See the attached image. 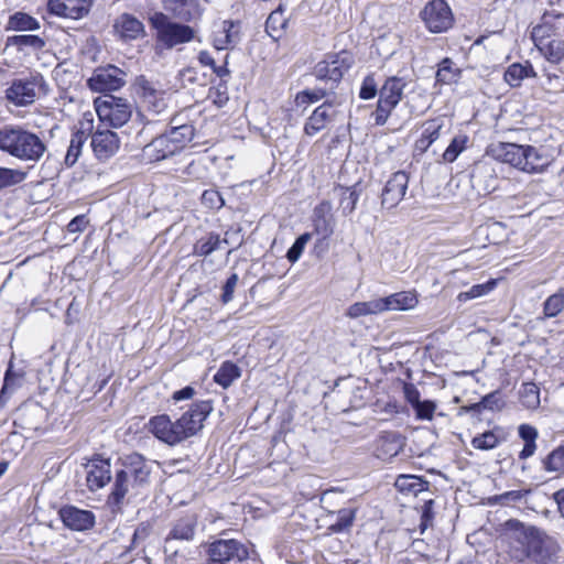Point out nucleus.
Segmentation results:
<instances>
[{
    "label": "nucleus",
    "instance_id": "obj_12",
    "mask_svg": "<svg viewBox=\"0 0 564 564\" xmlns=\"http://www.w3.org/2000/svg\"><path fill=\"white\" fill-rule=\"evenodd\" d=\"M349 67L350 62L345 53L330 54L316 64L314 74L317 79L338 83Z\"/></svg>",
    "mask_w": 564,
    "mask_h": 564
},
{
    "label": "nucleus",
    "instance_id": "obj_27",
    "mask_svg": "<svg viewBox=\"0 0 564 564\" xmlns=\"http://www.w3.org/2000/svg\"><path fill=\"white\" fill-rule=\"evenodd\" d=\"M406 86V82L402 77L391 76L387 78L379 91V98L384 101L388 106L397 105L400 102L403 96V90Z\"/></svg>",
    "mask_w": 564,
    "mask_h": 564
},
{
    "label": "nucleus",
    "instance_id": "obj_20",
    "mask_svg": "<svg viewBox=\"0 0 564 564\" xmlns=\"http://www.w3.org/2000/svg\"><path fill=\"white\" fill-rule=\"evenodd\" d=\"M522 172L543 173L554 161V155L544 147L524 145Z\"/></svg>",
    "mask_w": 564,
    "mask_h": 564
},
{
    "label": "nucleus",
    "instance_id": "obj_36",
    "mask_svg": "<svg viewBox=\"0 0 564 564\" xmlns=\"http://www.w3.org/2000/svg\"><path fill=\"white\" fill-rule=\"evenodd\" d=\"M169 139L173 142L176 150L180 152L186 143L191 142L194 138V127L192 124H180L172 127L165 132Z\"/></svg>",
    "mask_w": 564,
    "mask_h": 564
},
{
    "label": "nucleus",
    "instance_id": "obj_46",
    "mask_svg": "<svg viewBox=\"0 0 564 564\" xmlns=\"http://www.w3.org/2000/svg\"><path fill=\"white\" fill-rule=\"evenodd\" d=\"M28 173L20 169L0 167V189L22 183Z\"/></svg>",
    "mask_w": 564,
    "mask_h": 564
},
{
    "label": "nucleus",
    "instance_id": "obj_15",
    "mask_svg": "<svg viewBox=\"0 0 564 564\" xmlns=\"http://www.w3.org/2000/svg\"><path fill=\"white\" fill-rule=\"evenodd\" d=\"M409 176L403 171L395 172L387 182L382 195L381 204L384 208L395 207L404 197L408 189Z\"/></svg>",
    "mask_w": 564,
    "mask_h": 564
},
{
    "label": "nucleus",
    "instance_id": "obj_18",
    "mask_svg": "<svg viewBox=\"0 0 564 564\" xmlns=\"http://www.w3.org/2000/svg\"><path fill=\"white\" fill-rule=\"evenodd\" d=\"M59 517L64 525L73 531H87L95 525V514L89 510L74 506H65L59 510Z\"/></svg>",
    "mask_w": 564,
    "mask_h": 564
},
{
    "label": "nucleus",
    "instance_id": "obj_11",
    "mask_svg": "<svg viewBox=\"0 0 564 564\" xmlns=\"http://www.w3.org/2000/svg\"><path fill=\"white\" fill-rule=\"evenodd\" d=\"M127 74L115 65H107L95 69L88 79V86L94 91L105 93L118 90L126 84Z\"/></svg>",
    "mask_w": 564,
    "mask_h": 564
},
{
    "label": "nucleus",
    "instance_id": "obj_33",
    "mask_svg": "<svg viewBox=\"0 0 564 564\" xmlns=\"http://www.w3.org/2000/svg\"><path fill=\"white\" fill-rule=\"evenodd\" d=\"M519 400L521 404L528 410H535L539 408L540 388L534 382H523L519 389Z\"/></svg>",
    "mask_w": 564,
    "mask_h": 564
},
{
    "label": "nucleus",
    "instance_id": "obj_48",
    "mask_svg": "<svg viewBox=\"0 0 564 564\" xmlns=\"http://www.w3.org/2000/svg\"><path fill=\"white\" fill-rule=\"evenodd\" d=\"M468 142V137L466 134H457L454 137L443 153V159L445 162L452 163L454 162L458 155L465 150L466 143Z\"/></svg>",
    "mask_w": 564,
    "mask_h": 564
},
{
    "label": "nucleus",
    "instance_id": "obj_62",
    "mask_svg": "<svg viewBox=\"0 0 564 564\" xmlns=\"http://www.w3.org/2000/svg\"><path fill=\"white\" fill-rule=\"evenodd\" d=\"M549 26L546 25H536L532 29L531 37L534 42V45L539 50L543 44L547 43L549 40L546 37L549 36Z\"/></svg>",
    "mask_w": 564,
    "mask_h": 564
},
{
    "label": "nucleus",
    "instance_id": "obj_16",
    "mask_svg": "<svg viewBox=\"0 0 564 564\" xmlns=\"http://www.w3.org/2000/svg\"><path fill=\"white\" fill-rule=\"evenodd\" d=\"M90 144L96 158L106 161L118 152L120 141L116 132L97 129L91 135Z\"/></svg>",
    "mask_w": 564,
    "mask_h": 564
},
{
    "label": "nucleus",
    "instance_id": "obj_55",
    "mask_svg": "<svg viewBox=\"0 0 564 564\" xmlns=\"http://www.w3.org/2000/svg\"><path fill=\"white\" fill-rule=\"evenodd\" d=\"M202 204L212 209H219L225 202L219 192L215 189H206L202 194Z\"/></svg>",
    "mask_w": 564,
    "mask_h": 564
},
{
    "label": "nucleus",
    "instance_id": "obj_43",
    "mask_svg": "<svg viewBox=\"0 0 564 564\" xmlns=\"http://www.w3.org/2000/svg\"><path fill=\"white\" fill-rule=\"evenodd\" d=\"M539 52L552 64H558L564 59V42L550 40L539 48Z\"/></svg>",
    "mask_w": 564,
    "mask_h": 564
},
{
    "label": "nucleus",
    "instance_id": "obj_2",
    "mask_svg": "<svg viewBox=\"0 0 564 564\" xmlns=\"http://www.w3.org/2000/svg\"><path fill=\"white\" fill-rule=\"evenodd\" d=\"M122 468L116 473L112 491L108 500L119 506L126 496L141 495L150 486L151 465L138 453L121 459Z\"/></svg>",
    "mask_w": 564,
    "mask_h": 564
},
{
    "label": "nucleus",
    "instance_id": "obj_64",
    "mask_svg": "<svg viewBox=\"0 0 564 564\" xmlns=\"http://www.w3.org/2000/svg\"><path fill=\"white\" fill-rule=\"evenodd\" d=\"M88 219L85 215H79L73 218L67 225V231L72 234L82 232L88 225Z\"/></svg>",
    "mask_w": 564,
    "mask_h": 564
},
{
    "label": "nucleus",
    "instance_id": "obj_41",
    "mask_svg": "<svg viewBox=\"0 0 564 564\" xmlns=\"http://www.w3.org/2000/svg\"><path fill=\"white\" fill-rule=\"evenodd\" d=\"M223 242H227V240H221L219 235L217 234H209L206 237L200 238L195 245H194V254L199 257H207L212 252L218 250L220 248V245Z\"/></svg>",
    "mask_w": 564,
    "mask_h": 564
},
{
    "label": "nucleus",
    "instance_id": "obj_45",
    "mask_svg": "<svg viewBox=\"0 0 564 564\" xmlns=\"http://www.w3.org/2000/svg\"><path fill=\"white\" fill-rule=\"evenodd\" d=\"M543 468L547 473H564V445L553 449L542 462Z\"/></svg>",
    "mask_w": 564,
    "mask_h": 564
},
{
    "label": "nucleus",
    "instance_id": "obj_22",
    "mask_svg": "<svg viewBox=\"0 0 564 564\" xmlns=\"http://www.w3.org/2000/svg\"><path fill=\"white\" fill-rule=\"evenodd\" d=\"M524 151V145L499 142L490 145L488 154L499 162L522 171Z\"/></svg>",
    "mask_w": 564,
    "mask_h": 564
},
{
    "label": "nucleus",
    "instance_id": "obj_4",
    "mask_svg": "<svg viewBox=\"0 0 564 564\" xmlns=\"http://www.w3.org/2000/svg\"><path fill=\"white\" fill-rule=\"evenodd\" d=\"M151 23L156 31V45L165 50L188 43L195 37L193 28L171 21L164 13H156Z\"/></svg>",
    "mask_w": 564,
    "mask_h": 564
},
{
    "label": "nucleus",
    "instance_id": "obj_19",
    "mask_svg": "<svg viewBox=\"0 0 564 564\" xmlns=\"http://www.w3.org/2000/svg\"><path fill=\"white\" fill-rule=\"evenodd\" d=\"M197 525V517L195 514H186L180 519H177L165 539L164 552L171 554H176V551L172 547V542L174 540L180 541H191L195 535V530Z\"/></svg>",
    "mask_w": 564,
    "mask_h": 564
},
{
    "label": "nucleus",
    "instance_id": "obj_14",
    "mask_svg": "<svg viewBox=\"0 0 564 564\" xmlns=\"http://www.w3.org/2000/svg\"><path fill=\"white\" fill-rule=\"evenodd\" d=\"M93 1L94 0H48L47 10L54 15L77 20L88 14Z\"/></svg>",
    "mask_w": 564,
    "mask_h": 564
},
{
    "label": "nucleus",
    "instance_id": "obj_8",
    "mask_svg": "<svg viewBox=\"0 0 564 564\" xmlns=\"http://www.w3.org/2000/svg\"><path fill=\"white\" fill-rule=\"evenodd\" d=\"M44 85L42 76L13 79L6 90V98L14 106L23 107L34 102L37 90Z\"/></svg>",
    "mask_w": 564,
    "mask_h": 564
},
{
    "label": "nucleus",
    "instance_id": "obj_44",
    "mask_svg": "<svg viewBox=\"0 0 564 564\" xmlns=\"http://www.w3.org/2000/svg\"><path fill=\"white\" fill-rule=\"evenodd\" d=\"M400 449L401 442L397 436H383L379 440L377 456L382 459L391 458L397 456Z\"/></svg>",
    "mask_w": 564,
    "mask_h": 564
},
{
    "label": "nucleus",
    "instance_id": "obj_53",
    "mask_svg": "<svg viewBox=\"0 0 564 564\" xmlns=\"http://www.w3.org/2000/svg\"><path fill=\"white\" fill-rule=\"evenodd\" d=\"M311 239L312 234L310 232H304L297 237L292 247L286 252L288 260L292 263L296 262L301 258L305 246L310 242Z\"/></svg>",
    "mask_w": 564,
    "mask_h": 564
},
{
    "label": "nucleus",
    "instance_id": "obj_35",
    "mask_svg": "<svg viewBox=\"0 0 564 564\" xmlns=\"http://www.w3.org/2000/svg\"><path fill=\"white\" fill-rule=\"evenodd\" d=\"M288 24V19L284 15V8L280 4L274 11L270 13L265 22V30L273 39H279Z\"/></svg>",
    "mask_w": 564,
    "mask_h": 564
},
{
    "label": "nucleus",
    "instance_id": "obj_31",
    "mask_svg": "<svg viewBox=\"0 0 564 564\" xmlns=\"http://www.w3.org/2000/svg\"><path fill=\"white\" fill-rule=\"evenodd\" d=\"M519 436L524 441V446L519 453L520 459L531 457L536 449L535 441L538 438V430L529 424H521L518 429Z\"/></svg>",
    "mask_w": 564,
    "mask_h": 564
},
{
    "label": "nucleus",
    "instance_id": "obj_40",
    "mask_svg": "<svg viewBox=\"0 0 564 564\" xmlns=\"http://www.w3.org/2000/svg\"><path fill=\"white\" fill-rule=\"evenodd\" d=\"M8 29L13 31H34L40 29V22L24 12H17L9 18Z\"/></svg>",
    "mask_w": 564,
    "mask_h": 564
},
{
    "label": "nucleus",
    "instance_id": "obj_38",
    "mask_svg": "<svg viewBox=\"0 0 564 564\" xmlns=\"http://www.w3.org/2000/svg\"><path fill=\"white\" fill-rule=\"evenodd\" d=\"M380 305L378 299H372L367 302H356L347 308L345 315L355 319L362 316L380 314Z\"/></svg>",
    "mask_w": 564,
    "mask_h": 564
},
{
    "label": "nucleus",
    "instance_id": "obj_25",
    "mask_svg": "<svg viewBox=\"0 0 564 564\" xmlns=\"http://www.w3.org/2000/svg\"><path fill=\"white\" fill-rule=\"evenodd\" d=\"M163 4L173 17L186 22L200 15L198 0H163Z\"/></svg>",
    "mask_w": 564,
    "mask_h": 564
},
{
    "label": "nucleus",
    "instance_id": "obj_5",
    "mask_svg": "<svg viewBox=\"0 0 564 564\" xmlns=\"http://www.w3.org/2000/svg\"><path fill=\"white\" fill-rule=\"evenodd\" d=\"M527 556L535 564H554L560 552L557 541L544 531L531 527L525 532Z\"/></svg>",
    "mask_w": 564,
    "mask_h": 564
},
{
    "label": "nucleus",
    "instance_id": "obj_42",
    "mask_svg": "<svg viewBox=\"0 0 564 564\" xmlns=\"http://www.w3.org/2000/svg\"><path fill=\"white\" fill-rule=\"evenodd\" d=\"M564 310V290L550 295L543 303L542 319L556 317Z\"/></svg>",
    "mask_w": 564,
    "mask_h": 564
},
{
    "label": "nucleus",
    "instance_id": "obj_54",
    "mask_svg": "<svg viewBox=\"0 0 564 564\" xmlns=\"http://www.w3.org/2000/svg\"><path fill=\"white\" fill-rule=\"evenodd\" d=\"M443 128V121L441 119H433L424 123L422 135L427 140H431L433 144L440 137Z\"/></svg>",
    "mask_w": 564,
    "mask_h": 564
},
{
    "label": "nucleus",
    "instance_id": "obj_57",
    "mask_svg": "<svg viewBox=\"0 0 564 564\" xmlns=\"http://www.w3.org/2000/svg\"><path fill=\"white\" fill-rule=\"evenodd\" d=\"M416 414V417L420 420H432L433 414L436 409L435 402L431 400L420 401L415 408H413Z\"/></svg>",
    "mask_w": 564,
    "mask_h": 564
},
{
    "label": "nucleus",
    "instance_id": "obj_34",
    "mask_svg": "<svg viewBox=\"0 0 564 564\" xmlns=\"http://www.w3.org/2000/svg\"><path fill=\"white\" fill-rule=\"evenodd\" d=\"M240 376V368L236 364L231 361H225L221 364L218 371L215 373L214 381L217 384L221 386L224 389H227Z\"/></svg>",
    "mask_w": 564,
    "mask_h": 564
},
{
    "label": "nucleus",
    "instance_id": "obj_52",
    "mask_svg": "<svg viewBox=\"0 0 564 564\" xmlns=\"http://www.w3.org/2000/svg\"><path fill=\"white\" fill-rule=\"evenodd\" d=\"M359 199V193L356 188H346L340 196L339 206L343 215H350L355 209Z\"/></svg>",
    "mask_w": 564,
    "mask_h": 564
},
{
    "label": "nucleus",
    "instance_id": "obj_23",
    "mask_svg": "<svg viewBox=\"0 0 564 564\" xmlns=\"http://www.w3.org/2000/svg\"><path fill=\"white\" fill-rule=\"evenodd\" d=\"M332 208L330 202L323 200L313 210L314 232L321 236L322 239L329 238L334 232Z\"/></svg>",
    "mask_w": 564,
    "mask_h": 564
},
{
    "label": "nucleus",
    "instance_id": "obj_26",
    "mask_svg": "<svg viewBox=\"0 0 564 564\" xmlns=\"http://www.w3.org/2000/svg\"><path fill=\"white\" fill-rule=\"evenodd\" d=\"M379 304L381 313L387 311H406L415 307L417 299L414 293L410 291H402L393 293L386 297H380Z\"/></svg>",
    "mask_w": 564,
    "mask_h": 564
},
{
    "label": "nucleus",
    "instance_id": "obj_37",
    "mask_svg": "<svg viewBox=\"0 0 564 564\" xmlns=\"http://www.w3.org/2000/svg\"><path fill=\"white\" fill-rule=\"evenodd\" d=\"M87 140V135L85 131L77 130L72 134L69 145L65 155V164L66 166H73L82 154L83 147Z\"/></svg>",
    "mask_w": 564,
    "mask_h": 564
},
{
    "label": "nucleus",
    "instance_id": "obj_13",
    "mask_svg": "<svg viewBox=\"0 0 564 564\" xmlns=\"http://www.w3.org/2000/svg\"><path fill=\"white\" fill-rule=\"evenodd\" d=\"M84 467L86 471V486L90 491H97L110 482L111 464L109 458L96 455Z\"/></svg>",
    "mask_w": 564,
    "mask_h": 564
},
{
    "label": "nucleus",
    "instance_id": "obj_6",
    "mask_svg": "<svg viewBox=\"0 0 564 564\" xmlns=\"http://www.w3.org/2000/svg\"><path fill=\"white\" fill-rule=\"evenodd\" d=\"M208 564H241L249 557L248 549L237 540H217L207 550Z\"/></svg>",
    "mask_w": 564,
    "mask_h": 564
},
{
    "label": "nucleus",
    "instance_id": "obj_29",
    "mask_svg": "<svg viewBox=\"0 0 564 564\" xmlns=\"http://www.w3.org/2000/svg\"><path fill=\"white\" fill-rule=\"evenodd\" d=\"M8 45L17 47L19 52L24 54H31L42 51L46 42L39 35L23 34L8 37Z\"/></svg>",
    "mask_w": 564,
    "mask_h": 564
},
{
    "label": "nucleus",
    "instance_id": "obj_30",
    "mask_svg": "<svg viewBox=\"0 0 564 564\" xmlns=\"http://www.w3.org/2000/svg\"><path fill=\"white\" fill-rule=\"evenodd\" d=\"M535 75L536 74L531 64L527 63L525 65H522L514 63L505 72V80L511 87H518L524 78L535 77Z\"/></svg>",
    "mask_w": 564,
    "mask_h": 564
},
{
    "label": "nucleus",
    "instance_id": "obj_58",
    "mask_svg": "<svg viewBox=\"0 0 564 564\" xmlns=\"http://www.w3.org/2000/svg\"><path fill=\"white\" fill-rule=\"evenodd\" d=\"M394 108L395 107L393 105L388 106L387 104H384L383 100L379 98L377 109L372 113L375 118V123L377 126H383Z\"/></svg>",
    "mask_w": 564,
    "mask_h": 564
},
{
    "label": "nucleus",
    "instance_id": "obj_51",
    "mask_svg": "<svg viewBox=\"0 0 564 564\" xmlns=\"http://www.w3.org/2000/svg\"><path fill=\"white\" fill-rule=\"evenodd\" d=\"M503 406V395L500 391L497 390L485 395L479 403L473 405V409L479 410L482 408L490 411H500Z\"/></svg>",
    "mask_w": 564,
    "mask_h": 564
},
{
    "label": "nucleus",
    "instance_id": "obj_59",
    "mask_svg": "<svg viewBox=\"0 0 564 564\" xmlns=\"http://www.w3.org/2000/svg\"><path fill=\"white\" fill-rule=\"evenodd\" d=\"M208 97L213 100L215 105L218 107H223L229 100L227 86L225 84H219L216 87H212L209 89Z\"/></svg>",
    "mask_w": 564,
    "mask_h": 564
},
{
    "label": "nucleus",
    "instance_id": "obj_50",
    "mask_svg": "<svg viewBox=\"0 0 564 564\" xmlns=\"http://www.w3.org/2000/svg\"><path fill=\"white\" fill-rule=\"evenodd\" d=\"M496 286V281L491 280L482 284L473 285L468 291L460 292L457 295L459 302H467L474 299H478L491 292Z\"/></svg>",
    "mask_w": 564,
    "mask_h": 564
},
{
    "label": "nucleus",
    "instance_id": "obj_3",
    "mask_svg": "<svg viewBox=\"0 0 564 564\" xmlns=\"http://www.w3.org/2000/svg\"><path fill=\"white\" fill-rule=\"evenodd\" d=\"M0 151L23 162L37 163L47 152V145L37 133L11 124L0 129Z\"/></svg>",
    "mask_w": 564,
    "mask_h": 564
},
{
    "label": "nucleus",
    "instance_id": "obj_21",
    "mask_svg": "<svg viewBox=\"0 0 564 564\" xmlns=\"http://www.w3.org/2000/svg\"><path fill=\"white\" fill-rule=\"evenodd\" d=\"M113 30L117 36L124 42L135 41L145 35L143 22L130 13L120 14L115 20Z\"/></svg>",
    "mask_w": 564,
    "mask_h": 564
},
{
    "label": "nucleus",
    "instance_id": "obj_39",
    "mask_svg": "<svg viewBox=\"0 0 564 564\" xmlns=\"http://www.w3.org/2000/svg\"><path fill=\"white\" fill-rule=\"evenodd\" d=\"M459 77L460 69L455 66L451 58L446 57L438 64V69L436 72L437 83L451 85L456 83Z\"/></svg>",
    "mask_w": 564,
    "mask_h": 564
},
{
    "label": "nucleus",
    "instance_id": "obj_56",
    "mask_svg": "<svg viewBox=\"0 0 564 564\" xmlns=\"http://www.w3.org/2000/svg\"><path fill=\"white\" fill-rule=\"evenodd\" d=\"M529 492H530V490H511V491H507L501 495L495 496L492 499L495 502H497L501 506H508L511 502L520 501Z\"/></svg>",
    "mask_w": 564,
    "mask_h": 564
},
{
    "label": "nucleus",
    "instance_id": "obj_47",
    "mask_svg": "<svg viewBox=\"0 0 564 564\" xmlns=\"http://www.w3.org/2000/svg\"><path fill=\"white\" fill-rule=\"evenodd\" d=\"M328 94L327 89L316 87L313 89H305L299 91L295 96V104L297 107H306L311 104H315L326 97Z\"/></svg>",
    "mask_w": 564,
    "mask_h": 564
},
{
    "label": "nucleus",
    "instance_id": "obj_63",
    "mask_svg": "<svg viewBox=\"0 0 564 564\" xmlns=\"http://www.w3.org/2000/svg\"><path fill=\"white\" fill-rule=\"evenodd\" d=\"M433 505H434L433 499H431V498L424 499V505L422 507V521L420 524L422 532L429 527V524L431 523V521L433 519V511H432Z\"/></svg>",
    "mask_w": 564,
    "mask_h": 564
},
{
    "label": "nucleus",
    "instance_id": "obj_17",
    "mask_svg": "<svg viewBox=\"0 0 564 564\" xmlns=\"http://www.w3.org/2000/svg\"><path fill=\"white\" fill-rule=\"evenodd\" d=\"M336 117L333 102L325 101L316 107L304 123L303 131L308 137H314L326 129Z\"/></svg>",
    "mask_w": 564,
    "mask_h": 564
},
{
    "label": "nucleus",
    "instance_id": "obj_61",
    "mask_svg": "<svg viewBox=\"0 0 564 564\" xmlns=\"http://www.w3.org/2000/svg\"><path fill=\"white\" fill-rule=\"evenodd\" d=\"M377 95V84L372 76H367L361 85L359 97L361 99L368 100L373 98Z\"/></svg>",
    "mask_w": 564,
    "mask_h": 564
},
{
    "label": "nucleus",
    "instance_id": "obj_60",
    "mask_svg": "<svg viewBox=\"0 0 564 564\" xmlns=\"http://www.w3.org/2000/svg\"><path fill=\"white\" fill-rule=\"evenodd\" d=\"M239 276L237 273H232L226 281L223 288L221 301L224 304L229 303L234 299L235 289L237 286Z\"/></svg>",
    "mask_w": 564,
    "mask_h": 564
},
{
    "label": "nucleus",
    "instance_id": "obj_9",
    "mask_svg": "<svg viewBox=\"0 0 564 564\" xmlns=\"http://www.w3.org/2000/svg\"><path fill=\"white\" fill-rule=\"evenodd\" d=\"M421 18L433 33L446 32L454 23L452 10L444 0L429 1L421 12Z\"/></svg>",
    "mask_w": 564,
    "mask_h": 564
},
{
    "label": "nucleus",
    "instance_id": "obj_24",
    "mask_svg": "<svg viewBox=\"0 0 564 564\" xmlns=\"http://www.w3.org/2000/svg\"><path fill=\"white\" fill-rule=\"evenodd\" d=\"M177 152L175 145L165 132L153 139L143 148V155L150 161H161Z\"/></svg>",
    "mask_w": 564,
    "mask_h": 564
},
{
    "label": "nucleus",
    "instance_id": "obj_1",
    "mask_svg": "<svg viewBox=\"0 0 564 564\" xmlns=\"http://www.w3.org/2000/svg\"><path fill=\"white\" fill-rule=\"evenodd\" d=\"M212 411L210 401H198L176 421H172L167 414L151 417L149 431L161 442L173 446L197 434Z\"/></svg>",
    "mask_w": 564,
    "mask_h": 564
},
{
    "label": "nucleus",
    "instance_id": "obj_32",
    "mask_svg": "<svg viewBox=\"0 0 564 564\" xmlns=\"http://www.w3.org/2000/svg\"><path fill=\"white\" fill-rule=\"evenodd\" d=\"M335 518L328 525V530L333 533L348 531L355 520L356 510L354 508H344L332 514Z\"/></svg>",
    "mask_w": 564,
    "mask_h": 564
},
{
    "label": "nucleus",
    "instance_id": "obj_28",
    "mask_svg": "<svg viewBox=\"0 0 564 564\" xmlns=\"http://www.w3.org/2000/svg\"><path fill=\"white\" fill-rule=\"evenodd\" d=\"M395 488L404 494L417 497L429 491L430 482L415 475H399L394 482Z\"/></svg>",
    "mask_w": 564,
    "mask_h": 564
},
{
    "label": "nucleus",
    "instance_id": "obj_7",
    "mask_svg": "<svg viewBox=\"0 0 564 564\" xmlns=\"http://www.w3.org/2000/svg\"><path fill=\"white\" fill-rule=\"evenodd\" d=\"M134 86L144 111L153 116H161L166 111L165 93L159 89L153 82L140 75L135 78Z\"/></svg>",
    "mask_w": 564,
    "mask_h": 564
},
{
    "label": "nucleus",
    "instance_id": "obj_10",
    "mask_svg": "<svg viewBox=\"0 0 564 564\" xmlns=\"http://www.w3.org/2000/svg\"><path fill=\"white\" fill-rule=\"evenodd\" d=\"M97 115L102 122L113 128H120L129 121L132 115L131 105L121 98L108 96L96 105Z\"/></svg>",
    "mask_w": 564,
    "mask_h": 564
},
{
    "label": "nucleus",
    "instance_id": "obj_49",
    "mask_svg": "<svg viewBox=\"0 0 564 564\" xmlns=\"http://www.w3.org/2000/svg\"><path fill=\"white\" fill-rule=\"evenodd\" d=\"M500 442L501 438L496 434V431L492 430L473 437L471 445L476 449L489 451L497 447Z\"/></svg>",
    "mask_w": 564,
    "mask_h": 564
}]
</instances>
